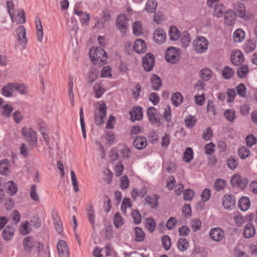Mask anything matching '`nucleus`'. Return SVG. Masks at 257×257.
<instances>
[{
    "mask_svg": "<svg viewBox=\"0 0 257 257\" xmlns=\"http://www.w3.org/2000/svg\"><path fill=\"white\" fill-rule=\"evenodd\" d=\"M89 56L91 61L94 64L102 65L106 63V53L99 47H92L89 51Z\"/></svg>",
    "mask_w": 257,
    "mask_h": 257,
    "instance_id": "1",
    "label": "nucleus"
},
{
    "mask_svg": "<svg viewBox=\"0 0 257 257\" xmlns=\"http://www.w3.org/2000/svg\"><path fill=\"white\" fill-rule=\"evenodd\" d=\"M193 45L197 53H203L208 49V41L205 37L200 36L193 41Z\"/></svg>",
    "mask_w": 257,
    "mask_h": 257,
    "instance_id": "2",
    "label": "nucleus"
},
{
    "mask_svg": "<svg viewBox=\"0 0 257 257\" xmlns=\"http://www.w3.org/2000/svg\"><path fill=\"white\" fill-rule=\"evenodd\" d=\"M22 134L25 138L27 142L31 146L36 147L38 144V138L36 132L31 127H23L22 130Z\"/></svg>",
    "mask_w": 257,
    "mask_h": 257,
    "instance_id": "3",
    "label": "nucleus"
},
{
    "mask_svg": "<svg viewBox=\"0 0 257 257\" xmlns=\"http://www.w3.org/2000/svg\"><path fill=\"white\" fill-rule=\"evenodd\" d=\"M167 61L171 63H176L180 59L179 49L175 47L168 48L165 54Z\"/></svg>",
    "mask_w": 257,
    "mask_h": 257,
    "instance_id": "4",
    "label": "nucleus"
},
{
    "mask_svg": "<svg viewBox=\"0 0 257 257\" xmlns=\"http://www.w3.org/2000/svg\"><path fill=\"white\" fill-rule=\"evenodd\" d=\"M234 14H235V17H238L244 20H248L252 18V14L246 11L245 7L244 5L242 3L237 4L235 8V13H234Z\"/></svg>",
    "mask_w": 257,
    "mask_h": 257,
    "instance_id": "5",
    "label": "nucleus"
},
{
    "mask_svg": "<svg viewBox=\"0 0 257 257\" xmlns=\"http://www.w3.org/2000/svg\"><path fill=\"white\" fill-rule=\"evenodd\" d=\"M155 57L151 53H147L143 58V65L146 71L151 70L154 66Z\"/></svg>",
    "mask_w": 257,
    "mask_h": 257,
    "instance_id": "6",
    "label": "nucleus"
},
{
    "mask_svg": "<svg viewBox=\"0 0 257 257\" xmlns=\"http://www.w3.org/2000/svg\"><path fill=\"white\" fill-rule=\"evenodd\" d=\"M17 37L20 44L23 48H25L28 40L26 37V30L23 26H19L17 29Z\"/></svg>",
    "mask_w": 257,
    "mask_h": 257,
    "instance_id": "7",
    "label": "nucleus"
},
{
    "mask_svg": "<svg viewBox=\"0 0 257 257\" xmlns=\"http://www.w3.org/2000/svg\"><path fill=\"white\" fill-rule=\"evenodd\" d=\"M57 248L59 257H70L67 244L64 240H61L57 242Z\"/></svg>",
    "mask_w": 257,
    "mask_h": 257,
    "instance_id": "8",
    "label": "nucleus"
},
{
    "mask_svg": "<svg viewBox=\"0 0 257 257\" xmlns=\"http://www.w3.org/2000/svg\"><path fill=\"white\" fill-rule=\"evenodd\" d=\"M236 200L233 195L226 194L223 196L222 204L228 210L232 209L235 205Z\"/></svg>",
    "mask_w": 257,
    "mask_h": 257,
    "instance_id": "9",
    "label": "nucleus"
},
{
    "mask_svg": "<svg viewBox=\"0 0 257 257\" xmlns=\"http://www.w3.org/2000/svg\"><path fill=\"white\" fill-rule=\"evenodd\" d=\"M209 235L213 241H219L222 239L224 236V231L220 227H214L210 230Z\"/></svg>",
    "mask_w": 257,
    "mask_h": 257,
    "instance_id": "10",
    "label": "nucleus"
},
{
    "mask_svg": "<svg viewBox=\"0 0 257 257\" xmlns=\"http://www.w3.org/2000/svg\"><path fill=\"white\" fill-rule=\"evenodd\" d=\"M15 91V83L9 82L3 87L1 93L3 96L6 97H11L13 96L14 92Z\"/></svg>",
    "mask_w": 257,
    "mask_h": 257,
    "instance_id": "11",
    "label": "nucleus"
},
{
    "mask_svg": "<svg viewBox=\"0 0 257 257\" xmlns=\"http://www.w3.org/2000/svg\"><path fill=\"white\" fill-rule=\"evenodd\" d=\"M127 19L126 16L121 14L118 16L116 20V27L121 33H125L127 29Z\"/></svg>",
    "mask_w": 257,
    "mask_h": 257,
    "instance_id": "12",
    "label": "nucleus"
},
{
    "mask_svg": "<svg viewBox=\"0 0 257 257\" xmlns=\"http://www.w3.org/2000/svg\"><path fill=\"white\" fill-rule=\"evenodd\" d=\"M146 43L142 39H138L134 43V49L138 53H144L147 50Z\"/></svg>",
    "mask_w": 257,
    "mask_h": 257,
    "instance_id": "13",
    "label": "nucleus"
},
{
    "mask_svg": "<svg viewBox=\"0 0 257 257\" xmlns=\"http://www.w3.org/2000/svg\"><path fill=\"white\" fill-rule=\"evenodd\" d=\"M243 55L241 52L236 50L234 51L231 56V60L235 65H239L243 61Z\"/></svg>",
    "mask_w": 257,
    "mask_h": 257,
    "instance_id": "14",
    "label": "nucleus"
},
{
    "mask_svg": "<svg viewBox=\"0 0 257 257\" xmlns=\"http://www.w3.org/2000/svg\"><path fill=\"white\" fill-rule=\"evenodd\" d=\"M153 38L156 43L161 44L165 41L166 35L163 30L157 29L154 32Z\"/></svg>",
    "mask_w": 257,
    "mask_h": 257,
    "instance_id": "15",
    "label": "nucleus"
},
{
    "mask_svg": "<svg viewBox=\"0 0 257 257\" xmlns=\"http://www.w3.org/2000/svg\"><path fill=\"white\" fill-rule=\"evenodd\" d=\"M11 17L13 22L18 24H23L26 22L25 14L23 10H18L17 12V15L15 16L13 13Z\"/></svg>",
    "mask_w": 257,
    "mask_h": 257,
    "instance_id": "16",
    "label": "nucleus"
},
{
    "mask_svg": "<svg viewBox=\"0 0 257 257\" xmlns=\"http://www.w3.org/2000/svg\"><path fill=\"white\" fill-rule=\"evenodd\" d=\"M159 197L158 195H147L145 198V204L150 206L152 209H155L158 206V201Z\"/></svg>",
    "mask_w": 257,
    "mask_h": 257,
    "instance_id": "17",
    "label": "nucleus"
},
{
    "mask_svg": "<svg viewBox=\"0 0 257 257\" xmlns=\"http://www.w3.org/2000/svg\"><path fill=\"white\" fill-rule=\"evenodd\" d=\"M147 145V139L143 136L136 138L134 142V147L138 150H141L145 148Z\"/></svg>",
    "mask_w": 257,
    "mask_h": 257,
    "instance_id": "18",
    "label": "nucleus"
},
{
    "mask_svg": "<svg viewBox=\"0 0 257 257\" xmlns=\"http://www.w3.org/2000/svg\"><path fill=\"white\" fill-rule=\"evenodd\" d=\"M23 245L26 250L27 251H30L35 246H36V242L34 241L32 236H28L24 238Z\"/></svg>",
    "mask_w": 257,
    "mask_h": 257,
    "instance_id": "19",
    "label": "nucleus"
},
{
    "mask_svg": "<svg viewBox=\"0 0 257 257\" xmlns=\"http://www.w3.org/2000/svg\"><path fill=\"white\" fill-rule=\"evenodd\" d=\"M245 37V32L241 29H236L233 34V39L235 43H240L242 42Z\"/></svg>",
    "mask_w": 257,
    "mask_h": 257,
    "instance_id": "20",
    "label": "nucleus"
},
{
    "mask_svg": "<svg viewBox=\"0 0 257 257\" xmlns=\"http://www.w3.org/2000/svg\"><path fill=\"white\" fill-rule=\"evenodd\" d=\"M255 232L254 226L250 223H248L244 226L243 229V235L245 238H250L253 236Z\"/></svg>",
    "mask_w": 257,
    "mask_h": 257,
    "instance_id": "21",
    "label": "nucleus"
},
{
    "mask_svg": "<svg viewBox=\"0 0 257 257\" xmlns=\"http://www.w3.org/2000/svg\"><path fill=\"white\" fill-rule=\"evenodd\" d=\"M15 232L14 227L8 225L3 231L2 235L4 239L9 241L13 238Z\"/></svg>",
    "mask_w": 257,
    "mask_h": 257,
    "instance_id": "22",
    "label": "nucleus"
},
{
    "mask_svg": "<svg viewBox=\"0 0 257 257\" xmlns=\"http://www.w3.org/2000/svg\"><path fill=\"white\" fill-rule=\"evenodd\" d=\"M250 205L249 198L247 197H242L239 200L238 206L241 211H246Z\"/></svg>",
    "mask_w": 257,
    "mask_h": 257,
    "instance_id": "23",
    "label": "nucleus"
},
{
    "mask_svg": "<svg viewBox=\"0 0 257 257\" xmlns=\"http://www.w3.org/2000/svg\"><path fill=\"white\" fill-rule=\"evenodd\" d=\"M235 14L231 11H228L224 13V23L228 26L232 25L235 22Z\"/></svg>",
    "mask_w": 257,
    "mask_h": 257,
    "instance_id": "24",
    "label": "nucleus"
},
{
    "mask_svg": "<svg viewBox=\"0 0 257 257\" xmlns=\"http://www.w3.org/2000/svg\"><path fill=\"white\" fill-rule=\"evenodd\" d=\"M35 24L37 39L39 42H41L43 39V29L39 18L36 19Z\"/></svg>",
    "mask_w": 257,
    "mask_h": 257,
    "instance_id": "25",
    "label": "nucleus"
},
{
    "mask_svg": "<svg viewBox=\"0 0 257 257\" xmlns=\"http://www.w3.org/2000/svg\"><path fill=\"white\" fill-rule=\"evenodd\" d=\"M74 13L79 17L80 22L82 23L88 25L90 21V18L88 14L82 11L75 10Z\"/></svg>",
    "mask_w": 257,
    "mask_h": 257,
    "instance_id": "26",
    "label": "nucleus"
},
{
    "mask_svg": "<svg viewBox=\"0 0 257 257\" xmlns=\"http://www.w3.org/2000/svg\"><path fill=\"white\" fill-rule=\"evenodd\" d=\"M133 31L134 35L140 36L144 33V28L143 27L142 23L140 21H137L134 23Z\"/></svg>",
    "mask_w": 257,
    "mask_h": 257,
    "instance_id": "27",
    "label": "nucleus"
},
{
    "mask_svg": "<svg viewBox=\"0 0 257 257\" xmlns=\"http://www.w3.org/2000/svg\"><path fill=\"white\" fill-rule=\"evenodd\" d=\"M87 215L89 222L91 223L93 228H94L95 223V213L93 205L90 203L86 209Z\"/></svg>",
    "mask_w": 257,
    "mask_h": 257,
    "instance_id": "28",
    "label": "nucleus"
},
{
    "mask_svg": "<svg viewBox=\"0 0 257 257\" xmlns=\"http://www.w3.org/2000/svg\"><path fill=\"white\" fill-rule=\"evenodd\" d=\"M152 87L154 90H158L162 85V82L160 78L156 74H153L151 77Z\"/></svg>",
    "mask_w": 257,
    "mask_h": 257,
    "instance_id": "29",
    "label": "nucleus"
},
{
    "mask_svg": "<svg viewBox=\"0 0 257 257\" xmlns=\"http://www.w3.org/2000/svg\"><path fill=\"white\" fill-rule=\"evenodd\" d=\"M199 75L202 80L208 81L211 78L212 72L210 69L205 68L200 70Z\"/></svg>",
    "mask_w": 257,
    "mask_h": 257,
    "instance_id": "30",
    "label": "nucleus"
},
{
    "mask_svg": "<svg viewBox=\"0 0 257 257\" xmlns=\"http://www.w3.org/2000/svg\"><path fill=\"white\" fill-rule=\"evenodd\" d=\"M180 35V31L176 27L172 26L170 28L169 37L171 40L174 41L178 40Z\"/></svg>",
    "mask_w": 257,
    "mask_h": 257,
    "instance_id": "31",
    "label": "nucleus"
},
{
    "mask_svg": "<svg viewBox=\"0 0 257 257\" xmlns=\"http://www.w3.org/2000/svg\"><path fill=\"white\" fill-rule=\"evenodd\" d=\"M8 160L4 159L0 161V174L3 175H8L10 171L9 168Z\"/></svg>",
    "mask_w": 257,
    "mask_h": 257,
    "instance_id": "32",
    "label": "nucleus"
},
{
    "mask_svg": "<svg viewBox=\"0 0 257 257\" xmlns=\"http://www.w3.org/2000/svg\"><path fill=\"white\" fill-rule=\"evenodd\" d=\"M256 48V43L253 40H247L244 45V50L246 53H250Z\"/></svg>",
    "mask_w": 257,
    "mask_h": 257,
    "instance_id": "33",
    "label": "nucleus"
},
{
    "mask_svg": "<svg viewBox=\"0 0 257 257\" xmlns=\"http://www.w3.org/2000/svg\"><path fill=\"white\" fill-rule=\"evenodd\" d=\"M241 182L240 176L238 174L233 175L231 178V183L233 186L238 187L242 189L246 188V185L244 184L243 185H241Z\"/></svg>",
    "mask_w": 257,
    "mask_h": 257,
    "instance_id": "34",
    "label": "nucleus"
},
{
    "mask_svg": "<svg viewBox=\"0 0 257 257\" xmlns=\"http://www.w3.org/2000/svg\"><path fill=\"white\" fill-rule=\"evenodd\" d=\"M238 155L241 159L244 160L249 157L250 155V151L245 146H243L238 149Z\"/></svg>",
    "mask_w": 257,
    "mask_h": 257,
    "instance_id": "35",
    "label": "nucleus"
},
{
    "mask_svg": "<svg viewBox=\"0 0 257 257\" xmlns=\"http://www.w3.org/2000/svg\"><path fill=\"white\" fill-rule=\"evenodd\" d=\"M226 164L229 169L234 170L238 165V159L234 156H231L227 158Z\"/></svg>",
    "mask_w": 257,
    "mask_h": 257,
    "instance_id": "36",
    "label": "nucleus"
},
{
    "mask_svg": "<svg viewBox=\"0 0 257 257\" xmlns=\"http://www.w3.org/2000/svg\"><path fill=\"white\" fill-rule=\"evenodd\" d=\"M197 119L194 116L188 115L184 119L185 125L187 128H192L195 125Z\"/></svg>",
    "mask_w": 257,
    "mask_h": 257,
    "instance_id": "37",
    "label": "nucleus"
},
{
    "mask_svg": "<svg viewBox=\"0 0 257 257\" xmlns=\"http://www.w3.org/2000/svg\"><path fill=\"white\" fill-rule=\"evenodd\" d=\"M193 158V151L191 148L186 149L183 154V161L186 163L190 162Z\"/></svg>",
    "mask_w": 257,
    "mask_h": 257,
    "instance_id": "38",
    "label": "nucleus"
},
{
    "mask_svg": "<svg viewBox=\"0 0 257 257\" xmlns=\"http://www.w3.org/2000/svg\"><path fill=\"white\" fill-rule=\"evenodd\" d=\"M179 38L183 47H186L189 45L191 38L188 33L185 32L182 33Z\"/></svg>",
    "mask_w": 257,
    "mask_h": 257,
    "instance_id": "39",
    "label": "nucleus"
},
{
    "mask_svg": "<svg viewBox=\"0 0 257 257\" xmlns=\"http://www.w3.org/2000/svg\"><path fill=\"white\" fill-rule=\"evenodd\" d=\"M215 6L213 12V15L217 18L221 17L225 11V9L222 5H217V3L214 5Z\"/></svg>",
    "mask_w": 257,
    "mask_h": 257,
    "instance_id": "40",
    "label": "nucleus"
},
{
    "mask_svg": "<svg viewBox=\"0 0 257 257\" xmlns=\"http://www.w3.org/2000/svg\"><path fill=\"white\" fill-rule=\"evenodd\" d=\"M178 249L181 251H185L189 246V242L186 239L179 238L177 242Z\"/></svg>",
    "mask_w": 257,
    "mask_h": 257,
    "instance_id": "41",
    "label": "nucleus"
},
{
    "mask_svg": "<svg viewBox=\"0 0 257 257\" xmlns=\"http://www.w3.org/2000/svg\"><path fill=\"white\" fill-rule=\"evenodd\" d=\"M171 101L172 103L175 106H178L183 101V96L181 93L176 92L171 96Z\"/></svg>",
    "mask_w": 257,
    "mask_h": 257,
    "instance_id": "42",
    "label": "nucleus"
},
{
    "mask_svg": "<svg viewBox=\"0 0 257 257\" xmlns=\"http://www.w3.org/2000/svg\"><path fill=\"white\" fill-rule=\"evenodd\" d=\"M157 6V3L156 1L149 0L146 4L145 9L148 12L153 13L156 11Z\"/></svg>",
    "mask_w": 257,
    "mask_h": 257,
    "instance_id": "43",
    "label": "nucleus"
},
{
    "mask_svg": "<svg viewBox=\"0 0 257 257\" xmlns=\"http://www.w3.org/2000/svg\"><path fill=\"white\" fill-rule=\"evenodd\" d=\"M249 72V69L246 65H243L238 68L237 70V76L241 78H245Z\"/></svg>",
    "mask_w": 257,
    "mask_h": 257,
    "instance_id": "44",
    "label": "nucleus"
},
{
    "mask_svg": "<svg viewBox=\"0 0 257 257\" xmlns=\"http://www.w3.org/2000/svg\"><path fill=\"white\" fill-rule=\"evenodd\" d=\"M123 224V219L121 216L120 213L116 212L114 216V225L116 228L120 227Z\"/></svg>",
    "mask_w": 257,
    "mask_h": 257,
    "instance_id": "45",
    "label": "nucleus"
},
{
    "mask_svg": "<svg viewBox=\"0 0 257 257\" xmlns=\"http://www.w3.org/2000/svg\"><path fill=\"white\" fill-rule=\"evenodd\" d=\"M226 185V182L221 178L217 179L214 183V188L217 191H220L222 190Z\"/></svg>",
    "mask_w": 257,
    "mask_h": 257,
    "instance_id": "46",
    "label": "nucleus"
},
{
    "mask_svg": "<svg viewBox=\"0 0 257 257\" xmlns=\"http://www.w3.org/2000/svg\"><path fill=\"white\" fill-rule=\"evenodd\" d=\"M15 87L16 88V91L21 95L26 94L28 92V88L24 84L15 83Z\"/></svg>",
    "mask_w": 257,
    "mask_h": 257,
    "instance_id": "47",
    "label": "nucleus"
},
{
    "mask_svg": "<svg viewBox=\"0 0 257 257\" xmlns=\"http://www.w3.org/2000/svg\"><path fill=\"white\" fill-rule=\"evenodd\" d=\"M135 234H136V241L137 242L142 241L145 238V233L142 229L139 227L135 228Z\"/></svg>",
    "mask_w": 257,
    "mask_h": 257,
    "instance_id": "48",
    "label": "nucleus"
},
{
    "mask_svg": "<svg viewBox=\"0 0 257 257\" xmlns=\"http://www.w3.org/2000/svg\"><path fill=\"white\" fill-rule=\"evenodd\" d=\"M106 118V113H95L94 119L95 123L100 125L102 124Z\"/></svg>",
    "mask_w": 257,
    "mask_h": 257,
    "instance_id": "49",
    "label": "nucleus"
},
{
    "mask_svg": "<svg viewBox=\"0 0 257 257\" xmlns=\"http://www.w3.org/2000/svg\"><path fill=\"white\" fill-rule=\"evenodd\" d=\"M93 89L96 98L100 97L105 92L104 89L98 83L94 84Z\"/></svg>",
    "mask_w": 257,
    "mask_h": 257,
    "instance_id": "50",
    "label": "nucleus"
},
{
    "mask_svg": "<svg viewBox=\"0 0 257 257\" xmlns=\"http://www.w3.org/2000/svg\"><path fill=\"white\" fill-rule=\"evenodd\" d=\"M73 82L72 80H70L68 84V95L70 100V102L72 105H74V93L73 91Z\"/></svg>",
    "mask_w": 257,
    "mask_h": 257,
    "instance_id": "51",
    "label": "nucleus"
},
{
    "mask_svg": "<svg viewBox=\"0 0 257 257\" xmlns=\"http://www.w3.org/2000/svg\"><path fill=\"white\" fill-rule=\"evenodd\" d=\"M30 197L34 201H39V196L37 192V186L35 184L32 185L30 188Z\"/></svg>",
    "mask_w": 257,
    "mask_h": 257,
    "instance_id": "52",
    "label": "nucleus"
},
{
    "mask_svg": "<svg viewBox=\"0 0 257 257\" xmlns=\"http://www.w3.org/2000/svg\"><path fill=\"white\" fill-rule=\"evenodd\" d=\"M222 74L225 79H229L233 76L234 71L229 67L225 66L222 71Z\"/></svg>",
    "mask_w": 257,
    "mask_h": 257,
    "instance_id": "53",
    "label": "nucleus"
},
{
    "mask_svg": "<svg viewBox=\"0 0 257 257\" xmlns=\"http://www.w3.org/2000/svg\"><path fill=\"white\" fill-rule=\"evenodd\" d=\"M162 243L164 248L168 250L170 249L171 242L170 237L168 235H164L162 238Z\"/></svg>",
    "mask_w": 257,
    "mask_h": 257,
    "instance_id": "54",
    "label": "nucleus"
},
{
    "mask_svg": "<svg viewBox=\"0 0 257 257\" xmlns=\"http://www.w3.org/2000/svg\"><path fill=\"white\" fill-rule=\"evenodd\" d=\"M246 145L248 147H251L257 142L256 138L252 134L247 136L245 138Z\"/></svg>",
    "mask_w": 257,
    "mask_h": 257,
    "instance_id": "55",
    "label": "nucleus"
},
{
    "mask_svg": "<svg viewBox=\"0 0 257 257\" xmlns=\"http://www.w3.org/2000/svg\"><path fill=\"white\" fill-rule=\"evenodd\" d=\"M132 216L134 219V222L135 224H140L141 222V215L139 211L137 210H133L132 212Z\"/></svg>",
    "mask_w": 257,
    "mask_h": 257,
    "instance_id": "56",
    "label": "nucleus"
},
{
    "mask_svg": "<svg viewBox=\"0 0 257 257\" xmlns=\"http://www.w3.org/2000/svg\"><path fill=\"white\" fill-rule=\"evenodd\" d=\"M70 175L71 177V180L72 182V185L74 188V190L75 192H77L79 191V186H78V183L77 182V178L75 175V172L71 170L70 171Z\"/></svg>",
    "mask_w": 257,
    "mask_h": 257,
    "instance_id": "57",
    "label": "nucleus"
},
{
    "mask_svg": "<svg viewBox=\"0 0 257 257\" xmlns=\"http://www.w3.org/2000/svg\"><path fill=\"white\" fill-rule=\"evenodd\" d=\"M147 228L151 232H153L156 228V223L153 217H150L147 219Z\"/></svg>",
    "mask_w": 257,
    "mask_h": 257,
    "instance_id": "58",
    "label": "nucleus"
},
{
    "mask_svg": "<svg viewBox=\"0 0 257 257\" xmlns=\"http://www.w3.org/2000/svg\"><path fill=\"white\" fill-rule=\"evenodd\" d=\"M177 223V221L176 218L171 217L167 221L166 227L169 230L173 229Z\"/></svg>",
    "mask_w": 257,
    "mask_h": 257,
    "instance_id": "59",
    "label": "nucleus"
},
{
    "mask_svg": "<svg viewBox=\"0 0 257 257\" xmlns=\"http://www.w3.org/2000/svg\"><path fill=\"white\" fill-rule=\"evenodd\" d=\"M111 69L109 66H104L101 71V77L103 78L111 77Z\"/></svg>",
    "mask_w": 257,
    "mask_h": 257,
    "instance_id": "60",
    "label": "nucleus"
},
{
    "mask_svg": "<svg viewBox=\"0 0 257 257\" xmlns=\"http://www.w3.org/2000/svg\"><path fill=\"white\" fill-rule=\"evenodd\" d=\"M213 137L212 131L210 127L206 128L203 133L202 137L206 141L210 140Z\"/></svg>",
    "mask_w": 257,
    "mask_h": 257,
    "instance_id": "61",
    "label": "nucleus"
},
{
    "mask_svg": "<svg viewBox=\"0 0 257 257\" xmlns=\"http://www.w3.org/2000/svg\"><path fill=\"white\" fill-rule=\"evenodd\" d=\"M237 94L241 96L244 97L245 95L246 88L244 84L242 83L239 84L236 87Z\"/></svg>",
    "mask_w": 257,
    "mask_h": 257,
    "instance_id": "62",
    "label": "nucleus"
},
{
    "mask_svg": "<svg viewBox=\"0 0 257 257\" xmlns=\"http://www.w3.org/2000/svg\"><path fill=\"white\" fill-rule=\"evenodd\" d=\"M236 92L235 90L233 88H229L227 90V102H232L233 101L235 97L236 96Z\"/></svg>",
    "mask_w": 257,
    "mask_h": 257,
    "instance_id": "63",
    "label": "nucleus"
},
{
    "mask_svg": "<svg viewBox=\"0 0 257 257\" xmlns=\"http://www.w3.org/2000/svg\"><path fill=\"white\" fill-rule=\"evenodd\" d=\"M9 184L10 185L8 189V192L11 195H14L18 191L17 185L14 181H10Z\"/></svg>",
    "mask_w": 257,
    "mask_h": 257,
    "instance_id": "64",
    "label": "nucleus"
}]
</instances>
